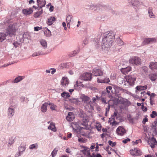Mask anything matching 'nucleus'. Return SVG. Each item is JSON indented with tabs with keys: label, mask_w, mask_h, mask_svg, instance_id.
I'll list each match as a JSON object with an SVG mask.
<instances>
[{
	"label": "nucleus",
	"mask_w": 157,
	"mask_h": 157,
	"mask_svg": "<svg viewBox=\"0 0 157 157\" xmlns=\"http://www.w3.org/2000/svg\"><path fill=\"white\" fill-rule=\"evenodd\" d=\"M105 37L102 40V48L105 49L111 46L112 43L114 39V36L112 33L109 32L108 34H104Z\"/></svg>",
	"instance_id": "f257e3e1"
},
{
	"label": "nucleus",
	"mask_w": 157,
	"mask_h": 157,
	"mask_svg": "<svg viewBox=\"0 0 157 157\" xmlns=\"http://www.w3.org/2000/svg\"><path fill=\"white\" fill-rule=\"evenodd\" d=\"M18 28L17 24L14 23L13 25H10L7 29V33L10 36H12L14 35Z\"/></svg>",
	"instance_id": "f03ea898"
},
{
	"label": "nucleus",
	"mask_w": 157,
	"mask_h": 157,
	"mask_svg": "<svg viewBox=\"0 0 157 157\" xmlns=\"http://www.w3.org/2000/svg\"><path fill=\"white\" fill-rule=\"evenodd\" d=\"M129 63L133 65H138L141 64V60L138 57L133 56L129 60Z\"/></svg>",
	"instance_id": "7ed1b4c3"
},
{
	"label": "nucleus",
	"mask_w": 157,
	"mask_h": 157,
	"mask_svg": "<svg viewBox=\"0 0 157 157\" xmlns=\"http://www.w3.org/2000/svg\"><path fill=\"white\" fill-rule=\"evenodd\" d=\"M127 86H132L134 84L135 81L136 80V78L133 77L130 75H127L125 76Z\"/></svg>",
	"instance_id": "20e7f679"
},
{
	"label": "nucleus",
	"mask_w": 157,
	"mask_h": 157,
	"mask_svg": "<svg viewBox=\"0 0 157 157\" xmlns=\"http://www.w3.org/2000/svg\"><path fill=\"white\" fill-rule=\"evenodd\" d=\"M92 75L91 73H85L81 75L80 78L82 80L90 81L91 79Z\"/></svg>",
	"instance_id": "39448f33"
},
{
	"label": "nucleus",
	"mask_w": 157,
	"mask_h": 157,
	"mask_svg": "<svg viewBox=\"0 0 157 157\" xmlns=\"http://www.w3.org/2000/svg\"><path fill=\"white\" fill-rule=\"evenodd\" d=\"M130 153L131 155L134 156H140L142 154V152L137 148H135L134 150H131Z\"/></svg>",
	"instance_id": "423d86ee"
},
{
	"label": "nucleus",
	"mask_w": 157,
	"mask_h": 157,
	"mask_svg": "<svg viewBox=\"0 0 157 157\" xmlns=\"http://www.w3.org/2000/svg\"><path fill=\"white\" fill-rule=\"evenodd\" d=\"M118 99H114L113 100H110L108 101V107L106 108V113L105 115L106 116V114L107 112H108L109 111V110L110 108V105H117V103H116L115 101Z\"/></svg>",
	"instance_id": "0eeeda50"
},
{
	"label": "nucleus",
	"mask_w": 157,
	"mask_h": 157,
	"mask_svg": "<svg viewBox=\"0 0 157 157\" xmlns=\"http://www.w3.org/2000/svg\"><path fill=\"white\" fill-rule=\"evenodd\" d=\"M116 132L119 135L123 136L126 133L125 129L122 126H119L117 129Z\"/></svg>",
	"instance_id": "6e6552de"
},
{
	"label": "nucleus",
	"mask_w": 157,
	"mask_h": 157,
	"mask_svg": "<svg viewBox=\"0 0 157 157\" xmlns=\"http://www.w3.org/2000/svg\"><path fill=\"white\" fill-rule=\"evenodd\" d=\"M148 143L152 148H154L155 145L157 144V141L155 138L152 137L149 140Z\"/></svg>",
	"instance_id": "1a4fd4ad"
},
{
	"label": "nucleus",
	"mask_w": 157,
	"mask_h": 157,
	"mask_svg": "<svg viewBox=\"0 0 157 157\" xmlns=\"http://www.w3.org/2000/svg\"><path fill=\"white\" fill-rule=\"evenodd\" d=\"M107 92L109 94V97L110 98H113V96L114 95V94L113 93V91L112 90V86H107L106 88Z\"/></svg>",
	"instance_id": "9d476101"
},
{
	"label": "nucleus",
	"mask_w": 157,
	"mask_h": 157,
	"mask_svg": "<svg viewBox=\"0 0 157 157\" xmlns=\"http://www.w3.org/2000/svg\"><path fill=\"white\" fill-rule=\"evenodd\" d=\"M92 73L95 76H101L103 74V72L100 69L94 68Z\"/></svg>",
	"instance_id": "9b49d317"
},
{
	"label": "nucleus",
	"mask_w": 157,
	"mask_h": 157,
	"mask_svg": "<svg viewBox=\"0 0 157 157\" xmlns=\"http://www.w3.org/2000/svg\"><path fill=\"white\" fill-rule=\"evenodd\" d=\"M156 41V39L155 38H146L144 39V41L143 42L144 45L149 43H154Z\"/></svg>",
	"instance_id": "f8f14e48"
},
{
	"label": "nucleus",
	"mask_w": 157,
	"mask_h": 157,
	"mask_svg": "<svg viewBox=\"0 0 157 157\" xmlns=\"http://www.w3.org/2000/svg\"><path fill=\"white\" fill-rule=\"evenodd\" d=\"M74 115L73 113L69 112L68 113V115L66 117V119L68 121H71L74 119Z\"/></svg>",
	"instance_id": "ddd939ff"
},
{
	"label": "nucleus",
	"mask_w": 157,
	"mask_h": 157,
	"mask_svg": "<svg viewBox=\"0 0 157 157\" xmlns=\"http://www.w3.org/2000/svg\"><path fill=\"white\" fill-rule=\"evenodd\" d=\"M22 12L24 15H27L32 13L33 12V10L32 8H30L23 9Z\"/></svg>",
	"instance_id": "4468645a"
},
{
	"label": "nucleus",
	"mask_w": 157,
	"mask_h": 157,
	"mask_svg": "<svg viewBox=\"0 0 157 157\" xmlns=\"http://www.w3.org/2000/svg\"><path fill=\"white\" fill-rule=\"evenodd\" d=\"M132 68L128 66L126 68H122L121 69V71L122 73L124 75L128 74V73L131 70Z\"/></svg>",
	"instance_id": "2eb2a0df"
},
{
	"label": "nucleus",
	"mask_w": 157,
	"mask_h": 157,
	"mask_svg": "<svg viewBox=\"0 0 157 157\" xmlns=\"http://www.w3.org/2000/svg\"><path fill=\"white\" fill-rule=\"evenodd\" d=\"M61 82L62 86H67L69 83L68 78L66 77H63L61 81Z\"/></svg>",
	"instance_id": "dca6fc26"
},
{
	"label": "nucleus",
	"mask_w": 157,
	"mask_h": 157,
	"mask_svg": "<svg viewBox=\"0 0 157 157\" xmlns=\"http://www.w3.org/2000/svg\"><path fill=\"white\" fill-rule=\"evenodd\" d=\"M149 78L151 81H155L157 79V72L150 74Z\"/></svg>",
	"instance_id": "f3484780"
},
{
	"label": "nucleus",
	"mask_w": 157,
	"mask_h": 157,
	"mask_svg": "<svg viewBox=\"0 0 157 157\" xmlns=\"http://www.w3.org/2000/svg\"><path fill=\"white\" fill-rule=\"evenodd\" d=\"M147 86L146 85L142 86H137L136 88V91L137 92L141 90H144L147 89Z\"/></svg>",
	"instance_id": "a211bd4d"
},
{
	"label": "nucleus",
	"mask_w": 157,
	"mask_h": 157,
	"mask_svg": "<svg viewBox=\"0 0 157 157\" xmlns=\"http://www.w3.org/2000/svg\"><path fill=\"white\" fill-rule=\"evenodd\" d=\"M38 5L39 7L42 8L46 4L45 0H37Z\"/></svg>",
	"instance_id": "6ab92c4d"
},
{
	"label": "nucleus",
	"mask_w": 157,
	"mask_h": 157,
	"mask_svg": "<svg viewBox=\"0 0 157 157\" xmlns=\"http://www.w3.org/2000/svg\"><path fill=\"white\" fill-rule=\"evenodd\" d=\"M149 67L152 70H157V62H151L150 63Z\"/></svg>",
	"instance_id": "aec40b11"
},
{
	"label": "nucleus",
	"mask_w": 157,
	"mask_h": 157,
	"mask_svg": "<svg viewBox=\"0 0 157 157\" xmlns=\"http://www.w3.org/2000/svg\"><path fill=\"white\" fill-rule=\"evenodd\" d=\"M25 78L24 76H19L16 78L14 80L11 81V82L13 83H17L21 81Z\"/></svg>",
	"instance_id": "412c9836"
},
{
	"label": "nucleus",
	"mask_w": 157,
	"mask_h": 157,
	"mask_svg": "<svg viewBox=\"0 0 157 157\" xmlns=\"http://www.w3.org/2000/svg\"><path fill=\"white\" fill-rule=\"evenodd\" d=\"M48 104V103H45L42 105L41 108V110L42 112L44 113L46 112Z\"/></svg>",
	"instance_id": "4be33fe9"
},
{
	"label": "nucleus",
	"mask_w": 157,
	"mask_h": 157,
	"mask_svg": "<svg viewBox=\"0 0 157 157\" xmlns=\"http://www.w3.org/2000/svg\"><path fill=\"white\" fill-rule=\"evenodd\" d=\"M55 21V18L53 17H51L48 19L47 21V24L48 25H52Z\"/></svg>",
	"instance_id": "5701e85b"
},
{
	"label": "nucleus",
	"mask_w": 157,
	"mask_h": 157,
	"mask_svg": "<svg viewBox=\"0 0 157 157\" xmlns=\"http://www.w3.org/2000/svg\"><path fill=\"white\" fill-rule=\"evenodd\" d=\"M6 34L3 33H0V42H2L4 41L6 39Z\"/></svg>",
	"instance_id": "b1692460"
},
{
	"label": "nucleus",
	"mask_w": 157,
	"mask_h": 157,
	"mask_svg": "<svg viewBox=\"0 0 157 157\" xmlns=\"http://www.w3.org/2000/svg\"><path fill=\"white\" fill-rule=\"evenodd\" d=\"M40 42L41 46L44 48H46L47 47V43L46 41L44 40H41Z\"/></svg>",
	"instance_id": "393cba45"
},
{
	"label": "nucleus",
	"mask_w": 157,
	"mask_h": 157,
	"mask_svg": "<svg viewBox=\"0 0 157 157\" xmlns=\"http://www.w3.org/2000/svg\"><path fill=\"white\" fill-rule=\"evenodd\" d=\"M109 122L110 124H112L113 125L117 124H118V122L115 121L113 118H109Z\"/></svg>",
	"instance_id": "a878e982"
},
{
	"label": "nucleus",
	"mask_w": 157,
	"mask_h": 157,
	"mask_svg": "<svg viewBox=\"0 0 157 157\" xmlns=\"http://www.w3.org/2000/svg\"><path fill=\"white\" fill-rule=\"evenodd\" d=\"M48 129H51L52 131L54 132L56 131V129L55 128L54 124L53 123H51L50 125L48 128Z\"/></svg>",
	"instance_id": "bb28decb"
},
{
	"label": "nucleus",
	"mask_w": 157,
	"mask_h": 157,
	"mask_svg": "<svg viewBox=\"0 0 157 157\" xmlns=\"http://www.w3.org/2000/svg\"><path fill=\"white\" fill-rule=\"evenodd\" d=\"M72 16L71 15L68 16L66 18V21L67 23V25L68 26H70L69 23L71 22L72 19Z\"/></svg>",
	"instance_id": "cd10ccee"
},
{
	"label": "nucleus",
	"mask_w": 157,
	"mask_h": 157,
	"mask_svg": "<svg viewBox=\"0 0 157 157\" xmlns=\"http://www.w3.org/2000/svg\"><path fill=\"white\" fill-rule=\"evenodd\" d=\"M95 126L97 130L99 131L101 130V124L99 122H96V123Z\"/></svg>",
	"instance_id": "c85d7f7f"
},
{
	"label": "nucleus",
	"mask_w": 157,
	"mask_h": 157,
	"mask_svg": "<svg viewBox=\"0 0 157 157\" xmlns=\"http://www.w3.org/2000/svg\"><path fill=\"white\" fill-rule=\"evenodd\" d=\"M152 10V9L151 8H149L148 10V12L149 17L151 18H155V15L153 13Z\"/></svg>",
	"instance_id": "c756f323"
},
{
	"label": "nucleus",
	"mask_w": 157,
	"mask_h": 157,
	"mask_svg": "<svg viewBox=\"0 0 157 157\" xmlns=\"http://www.w3.org/2000/svg\"><path fill=\"white\" fill-rule=\"evenodd\" d=\"M14 114L13 109L11 108H9L8 109V115L12 117Z\"/></svg>",
	"instance_id": "7c9ffc66"
},
{
	"label": "nucleus",
	"mask_w": 157,
	"mask_h": 157,
	"mask_svg": "<svg viewBox=\"0 0 157 157\" xmlns=\"http://www.w3.org/2000/svg\"><path fill=\"white\" fill-rule=\"evenodd\" d=\"M61 96L63 98L65 96L66 98H68L70 97L69 93L68 92H63L61 94Z\"/></svg>",
	"instance_id": "2f4dec72"
},
{
	"label": "nucleus",
	"mask_w": 157,
	"mask_h": 157,
	"mask_svg": "<svg viewBox=\"0 0 157 157\" xmlns=\"http://www.w3.org/2000/svg\"><path fill=\"white\" fill-rule=\"evenodd\" d=\"M48 105H50V108L52 110H55L56 107V105L50 102L49 103Z\"/></svg>",
	"instance_id": "473e14b6"
},
{
	"label": "nucleus",
	"mask_w": 157,
	"mask_h": 157,
	"mask_svg": "<svg viewBox=\"0 0 157 157\" xmlns=\"http://www.w3.org/2000/svg\"><path fill=\"white\" fill-rule=\"evenodd\" d=\"M69 101L72 103L75 104H78V101L77 99H69Z\"/></svg>",
	"instance_id": "72a5a7b5"
},
{
	"label": "nucleus",
	"mask_w": 157,
	"mask_h": 157,
	"mask_svg": "<svg viewBox=\"0 0 157 157\" xmlns=\"http://www.w3.org/2000/svg\"><path fill=\"white\" fill-rule=\"evenodd\" d=\"M82 99V101H83L84 102L86 103L87 104H89L90 105L92 104V102L90 101H89L90 99Z\"/></svg>",
	"instance_id": "f704fd0d"
},
{
	"label": "nucleus",
	"mask_w": 157,
	"mask_h": 157,
	"mask_svg": "<svg viewBox=\"0 0 157 157\" xmlns=\"http://www.w3.org/2000/svg\"><path fill=\"white\" fill-rule=\"evenodd\" d=\"M44 54L43 53H41V52H34L32 56L33 57L36 56H39L40 55H44Z\"/></svg>",
	"instance_id": "c9c22d12"
},
{
	"label": "nucleus",
	"mask_w": 157,
	"mask_h": 157,
	"mask_svg": "<svg viewBox=\"0 0 157 157\" xmlns=\"http://www.w3.org/2000/svg\"><path fill=\"white\" fill-rule=\"evenodd\" d=\"M38 147V145L37 144H33L31 145L30 147L29 148L30 149H32L34 148H36Z\"/></svg>",
	"instance_id": "e433bc0d"
},
{
	"label": "nucleus",
	"mask_w": 157,
	"mask_h": 157,
	"mask_svg": "<svg viewBox=\"0 0 157 157\" xmlns=\"http://www.w3.org/2000/svg\"><path fill=\"white\" fill-rule=\"evenodd\" d=\"M42 14L41 11H37L36 13H34V17L35 18H38L39 17V16Z\"/></svg>",
	"instance_id": "4c0bfd02"
},
{
	"label": "nucleus",
	"mask_w": 157,
	"mask_h": 157,
	"mask_svg": "<svg viewBox=\"0 0 157 157\" xmlns=\"http://www.w3.org/2000/svg\"><path fill=\"white\" fill-rule=\"evenodd\" d=\"M83 152L85 154V155L89 157L90 155V151L88 150H84L83 151Z\"/></svg>",
	"instance_id": "58836bf2"
},
{
	"label": "nucleus",
	"mask_w": 157,
	"mask_h": 157,
	"mask_svg": "<svg viewBox=\"0 0 157 157\" xmlns=\"http://www.w3.org/2000/svg\"><path fill=\"white\" fill-rule=\"evenodd\" d=\"M58 150L56 148H55L53 151H52L51 155L52 157H54L56 154Z\"/></svg>",
	"instance_id": "ea45409f"
},
{
	"label": "nucleus",
	"mask_w": 157,
	"mask_h": 157,
	"mask_svg": "<svg viewBox=\"0 0 157 157\" xmlns=\"http://www.w3.org/2000/svg\"><path fill=\"white\" fill-rule=\"evenodd\" d=\"M157 116V113L155 111H153L150 114V116L152 118H154Z\"/></svg>",
	"instance_id": "a19ab883"
},
{
	"label": "nucleus",
	"mask_w": 157,
	"mask_h": 157,
	"mask_svg": "<svg viewBox=\"0 0 157 157\" xmlns=\"http://www.w3.org/2000/svg\"><path fill=\"white\" fill-rule=\"evenodd\" d=\"M14 139L13 138V137H11L10 138L9 140V144L10 146H11L12 144H13L14 142Z\"/></svg>",
	"instance_id": "79ce46f5"
},
{
	"label": "nucleus",
	"mask_w": 157,
	"mask_h": 157,
	"mask_svg": "<svg viewBox=\"0 0 157 157\" xmlns=\"http://www.w3.org/2000/svg\"><path fill=\"white\" fill-rule=\"evenodd\" d=\"M109 144L112 146V147H113L116 145V142H113L112 141L109 140L108 142Z\"/></svg>",
	"instance_id": "37998d69"
},
{
	"label": "nucleus",
	"mask_w": 157,
	"mask_h": 157,
	"mask_svg": "<svg viewBox=\"0 0 157 157\" xmlns=\"http://www.w3.org/2000/svg\"><path fill=\"white\" fill-rule=\"evenodd\" d=\"M77 53V52L75 51H73L72 52L70 53L68 55L70 57H73L75 56V54Z\"/></svg>",
	"instance_id": "c03bdc74"
},
{
	"label": "nucleus",
	"mask_w": 157,
	"mask_h": 157,
	"mask_svg": "<svg viewBox=\"0 0 157 157\" xmlns=\"http://www.w3.org/2000/svg\"><path fill=\"white\" fill-rule=\"evenodd\" d=\"M156 124L155 123L152 124L151 126L152 129L153 130L154 132H156Z\"/></svg>",
	"instance_id": "a18cd8bd"
},
{
	"label": "nucleus",
	"mask_w": 157,
	"mask_h": 157,
	"mask_svg": "<svg viewBox=\"0 0 157 157\" xmlns=\"http://www.w3.org/2000/svg\"><path fill=\"white\" fill-rule=\"evenodd\" d=\"M83 86V85H82V84L81 82H78V81H77L76 82V84L75 86H80V87L81 86Z\"/></svg>",
	"instance_id": "49530a36"
},
{
	"label": "nucleus",
	"mask_w": 157,
	"mask_h": 157,
	"mask_svg": "<svg viewBox=\"0 0 157 157\" xmlns=\"http://www.w3.org/2000/svg\"><path fill=\"white\" fill-rule=\"evenodd\" d=\"M19 149L20 152H22L25 150V148L23 146H20Z\"/></svg>",
	"instance_id": "de8ad7c7"
},
{
	"label": "nucleus",
	"mask_w": 157,
	"mask_h": 157,
	"mask_svg": "<svg viewBox=\"0 0 157 157\" xmlns=\"http://www.w3.org/2000/svg\"><path fill=\"white\" fill-rule=\"evenodd\" d=\"M141 109L144 112L146 111L147 110V107L144 106L143 104H142V105Z\"/></svg>",
	"instance_id": "09e8293b"
},
{
	"label": "nucleus",
	"mask_w": 157,
	"mask_h": 157,
	"mask_svg": "<svg viewBox=\"0 0 157 157\" xmlns=\"http://www.w3.org/2000/svg\"><path fill=\"white\" fill-rule=\"evenodd\" d=\"M130 141V139L129 138H127L126 139L124 140H122L123 143L124 144H126L128 142H129Z\"/></svg>",
	"instance_id": "8fccbe9b"
},
{
	"label": "nucleus",
	"mask_w": 157,
	"mask_h": 157,
	"mask_svg": "<svg viewBox=\"0 0 157 157\" xmlns=\"http://www.w3.org/2000/svg\"><path fill=\"white\" fill-rule=\"evenodd\" d=\"M103 83H108L110 82V80L109 78H105L104 79H103Z\"/></svg>",
	"instance_id": "3c124183"
},
{
	"label": "nucleus",
	"mask_w": 157,
	"mask_h": 157,
	"mask_svg": "<svg viewBox=\"0 0 157 157\" xmlns=\"http://www.w3.org/2000/svg\"><path fill=\"white\" fill-rule=\"evenodd\" d=\"M146 94L149 96H150L151 94V92L150 91H147L146 93L145 91H143L141 93V94Z\"/></svg>",
	"instance_id": "603ef678"
},
{
	"label": "nucleus",
	"mask_w": 157,
	"mask_h": 157,
	"mask_svg": "<svg viewBox=\"0 0 157 157\" xmlns=\"http://www.w3.org/2000/svg\"><path fill=\"white\" fill-rule=\"evenodd\" d=\"M51 5L50 8L49 9V10L50 11H52L53 10L54 7L52 6L51 5V3H49L48 4V5Z\"/></svg>",
	"instance_id": "864d4df0"
},
{
	"label": "nucleus",
	"mask_w": 157,
	"mask_h": 157,
	"mask_svg": "<svg viewBox=\"0 0 157 157\" xmlns=\"http://www.w3.org/2000/svg\"><path fill=\"white\" fill-rule=\"evenodd\" d=\"M98 83H103V79H101V78H98Z\"/></svg>",
	"instance_id": "5fc2aeb1"
},
{
	"label": "nucleus",
	"mask_w": 157,
	"mask_h": 157,
	"mask_svg": "<svg viewBox=\"0 0 157 157\" xmlns=\"http://www.w3.org/2000/svg\"><path fill=\"white\" fill-rule=\"evenodd\" d=\"M142 69L145 72H147L148 70V68L145 67H142Z\"/></svg>",
	"instance_id": "6e6d98bb"
},
{
	"label": "nucleus",
	"mask_w": 157,
	"mask_h": 157,
	"mask_svg": "<svg viewBox=\"0 0 157 157\" xmlns=\"http://www.w3.org/2000/svg\"><path fill=\"white\" fill-rule=\"evenodd\" d=\"M148 118L147 117L144 118L143 121V123L144 124H145L146 122H147L148 121Z\"/></svg>",
	"instance_id": "4d7b16f0"
},
{
	"label": "nucleus",
	"mask_w": 157,
	"mask_h": 157,
	"mask_svg": "<svg viewBox=\"0 0 157 157\" xmlns=\"http://www.w3.org/2000/svg\"><path fill=\"white\" fill-rule=\"evenodd\" d=\"M41 27H35L34 28V29L35 31H38L39 30L41 29Z\"/></svg>",
	"instance_id": "13d9d810"
},
{
	"label": "nucleus",
	"mask_w": 157,
	"mask_h": 157,
	"mask_svg": "<svg viewBox=\"0 0 157 157\" xmlns=\"http://www.w3.org/2000/svg\"><path fill=\"white\" fill-rule=\"evenodd\" d=\"M52 71L51 72V73L52 74H53L56 71V70L54 68H52L51 69Z\"/></svg>",
	"instance_id": "bf43d9fd"
},
{
	"label": "nucleus",
	"mask_w": 157,
	"mask_h": 157,
	"mask_svg": "<svg viewBox=\"0 0 157 157\" xmlns=\"http://www.w3.org/2000/svg\"><path fill=\"white\" fill-rule=\"evenodd\" d=\"M13 44L15 48H17L19 44L17 42H14Z\"/></svg>",
	"instance_id": "052dcab7"
},
{
	"label": "nucleus",
	"mask_w": 157,
	"mask_h": 157,
	"mask_svg": "<svg viewBox=\"0 0 157 157\" xmlns=\"http://www.w3.org/2000/svg\"><path fill=\"white\" fill-rule=\"evenodd\" d=\"M156 95L155 94H154V93H152L151 94L150 98H152V97H155Z\"/></svg>",
	"instance_id": "680f3d73"
},
{
	"label": "nucleus",
	"mask_w": 157,
	"mask_h": 157,
	"mask_svg": "<svg viewBox=\"0 0 157 157\" xmlns=\"http://www.w3.org/2000/svg\"><path fill=\"white\" fill-rule=\"evenodd\" d=\"M66 151L67 153H70L71 152V149L69 148H67L66 149Z\"/></svg>",
	"instance_id": "e2e57ef3"
},
{
	"label": "nucleus",
	"mask_w": 157,
	"mask_h": 157,
	"mask_svg": "<svg viewBox=\"0 0 157 157\" xmlns=\"http://www.w3.org/2000/svg\"><path fill=\"white\" fill-rule=\"evenodd\" d=\"M139 141L141 142V141L140 140H136L135 141V144H138Z\"/></svg>",
	"instance_id": "0e129e2a"
},
{
	"label": "nucleus",
	"mask_w": 157,
	"mask_h": 157,
	"mask_svg": "<svg viewBox=\"0 0 157 157\" xmlns=\"http://www.w3.org/2000/svg\"><path fill=\"white\" fill-rule=\"evenodd\" d=\"M93 145H91L90 147V148L92 149H94L95 148V144L94 143Z\"/></svg>",
	"instance_id": "69168bd1"
},
{
	"label": "nucleus",
	"mask_w": 157,
	"mask_h": 157,
	"mask_svg": "<svg viewBox=\"0 0 157 157\" xmlns=\"http://www.w3.org/2000/svg\"><path fill=\"white\" fill-rule=\"evenodd\" d=\"M89 157H96V155L95 153H93L91 155H90Z\"/></svg>",
	"instance_id": "338daca9"
},
{
	"label": "nucleus",
	"mask_w": 157,
	"mask_h": 157,
	"mask_svg": "<svg viewBox=\"0 0 157 157\" xmlns=\"http://www.w3.org/2000/svg\"><path fill=\"white\" fill-rule=\"evenodd\" d=\"M71 135H72V134L71 133H68V135H67V138H69L71 137Z\"/></svg>",
	"instance_id": "774afa93"
}]
</instances>
